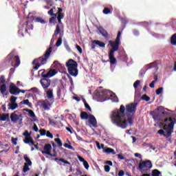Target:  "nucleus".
I'll return each instance as SVG.
<instances>
[{"label":"nucleus","mask_w":176,"mask_h":176,"mask_svg":"<svg viewBox=\"0 0 176 176\" xmlns=\"http://www.w3.org/2000/svg\"><path fill=\"white\" fill-rule=\"evenodd\" d=\"M41 73V77L43 79H47L49 78L48 73L46 72L45 69H41L38 71V74Z\"/></svg>","instance_id":"nucleus-21"},{"label":"nucleus","mask_w":176,"mask_h":176,"mask_svg":"<svg viewBox=\"0 0 176 176\" xmlns=\"http://www.w3.org/2000/svg\"><path fill=\"white\" fill-rule=\"evenodd\" d=\"M162 93H163V87H160L156 90L157 96H160V94H162Z\"/></svg>","instance_id":"nucleus-50"},{"label":"nucleus","mask_w":176,"mask_h":176,"mask_svg":"<svg viewBox=\"0 0 176 176\" xmlns=\"http://www.w3.org/2000/svg\"><path fill=\"white\" fill-rule=\"evenodd\" d=\"M97 96L101 98V100H109L111 97H113L111 91L108 90H104L97 94Z\"/></svg>","instance_id":"nucleus-9"},{"label":"nucleus","mask_w":176,"mask_h":176,"mask_svg":"<svg viewBox=\"0 0 176 176\" xmlns=\"http://www.w3.org/2000/svg\"><path fill=\"white\" fill-rule=\"evenodd\" d=\"M105 153H112V155H115L116 153L113 148H107L104 150Z\"/></svg>","instance_id":"nucleus-38"},{"label":"nucleus","mask_w":176,"mask_h":176,"mask_svg":"<svg viewBox=\"0 0 176 176\" xmlns=\"http://www.w3.org/2000/svg\"><path fill=\"white\" fill-rule=\"evenodd\" d=\"M21 104H25V105H28V107H30L32 105V104L31 102H30V100L28 99L21 101Z\"/></svg>","instance_id":"nucleus-41"},{"label":"nucleus","mask_w":176,"mask_h":176,"mask_svg":"<svg viewBox=\"0 0 176 176\" xmlns=\"http://www.w3.org/2000/svg\"><path fill=\"white\" fill-rule=\"evenodd\" d=\"M28 164H24V166H23V173H27V171H30V167H28Z\"/></svg>","instance_id":"nucleus-45"},{"label":"nucleus","mask_w":176,"mask_h":176,"mask_svg":"<svg viewBox=\"0 0 176 176\" xmlns=\"http://www.w3.org/2000/svg\"><path fill=\"white\" fill-rule=\"evenodd\" d=\"M23 159H24L25 162H26V163H25V164H28L29 166H32V162H31V160H30V158L28 157V156L27 155H23Z\"/></svg>","instance_id":"nucleus-26"},{"label":"nucleus","mask_w":176,"mask_h":176,"mask_svg":"<svg viewBox=\"0 0 176 176\" xmlns=\"http://www.w3.org/2000/svg\"><path fill=\"white\" fill-rule=\"evenodd\" d=\"M122 36V32L119 31L117 37L114 41H109V44L111 46V50L109 51V59L111 65H115L116 63V58H115V52L119 50V46H120V36Z\"/></svg>","instance_id":"nucleus-2"},{"label":"nucleus","mask_w":176,"mask_h":176,"mask_svg":"<svg viewBox=\"0 0 176 176\" xmlns=\"http://www.w3.org/2000/svg\"><path fill=\"white\" fill-rule=\"evenodd\" d=\"M158 134H160L161 135H164L166 134V131L163 129H160L157 131Z\"/></svg>","instance_id":"nucleus-62"},{"label":"nucleus","mask_w":176,"mask_h":176,"mask_svg":"<svg viewBox=\"0 0 176 176\" xmlns=\"http://www.w3.org/2000/svg\"><path fill=\"white\" fill-rule=\"evenodd\" d=\"M25 144H29L30 145H34V140L31 136L25 137V140H23Z\"/></svg>","instance_id":"nucleus-23"},{"label":"nucleus","mask_w":176,"mask_h":176,"mask_svg":"<svg viewBox=\"0 0 176 176\" xmlns=\"http://www.w3.org/2000/svg\"><path fill=\"white\" fill-rule=\"evenodd\" d=\"M39 133H40L41 135H45L47 131L45 129H40Z\"/></svg>","instance_id":"nucleus-59"},{"label":"nucleus","mask_w":176,"mask_h":176,"mask_svg":"<svg viewBox=\"0 0 176 176\" xmlns=\"http://www.w3.org/2000/svg\"><path fill=\"white\" fill-rule=\"evenodd\" d=\"M126 107L122 104L119 110L117 109L112 111L110 118L113 124L121 129L127 128V120L126 119V115H124Z\"/></svg>","instance_id":"nucleus-1"},{"label":"nucleus","mask_w":176,"mask_h":176,"mask_svg":"<svg viewBox=\"0 0 176 176\" xmlns=\"http://www.w3.org/2000/svg\"><path fill=\"white\" fill-rule=\"evenodd\" d=\"M45 135L48 138H53V134H52V133H50V131H47Z\"/></svg>","instance_id":"nucleus-55"},{"label":"nucleus","mask_w":176,"mask_h":176,"mask_svg":"<svg viewBox=\"0 0 176 176\" xmlns=\"http://www.w3.org/2000/svg\"><path fill=\"white\" fill-rule=\"evenodd\" d=\"M111 13V9L108 8H104L103 10V14H109Z\"/></svg>","instance_id":"nucleus-46"},{"label":"nucleus","mask_w":176,"mask_h":176,"mask_svg":"<svg viewBox=\"0 0 176 176\" xmlns=\"http://www.w3.org/2000/svg\"><path fill=\"white\" fill-rule=\"evenodd\" d=\"M165 131L166 133L164 137H166V138H169V137H171V134H173V130L168 129L167 131Z\"/></svg>","instance_id":"nucleus-37"},{"label":"nucleus","mask_w":176,"mask_h":176,"mask_svg":"<svg viewBox=\"0 0 176 176\" xmlns=\"http://www.w3.org/2000/svg\"><path fill=\"white\" fill-rule=\"evenodd\" d=\"M156 111H157L158 112L162 113L164 111V107H163L162 106H160L157 108Z\"/></svg>","instance_id":"nucleus-58"},{"label":"nucleus","mask_w":176,"mask_h":176,"mask_svg":"<svg viewBox=\"0 0 176 176\" xmlns=\"http://www.w3.org/2000/svg\"><path fill=\"white\" fill-rule=\"evenodd\" d=\"M6 82V79H5V76H0V83L3 84Z\"/></svg>","instance_id":"nucleus-56"},{"label":"nucleus","mask_w":176,"mask_h":176,"mask_svg":"<svg viewBox=\"0 0 176 176\" xmlns=\"http://www.w3.org/2000/svg\"><path fill=\"white\" fill-rule=\"evenodd\" d=\"M56 19L58 20V24H63V22L61 21V20L64 19V15H56Z\"/></svg>","instance_id":"nucleus-42"},{"label":"nucleus","mask_w":176,"mask_h":176,"mask_svg":"<svg viewBox=\"0 0 176 176\" xmlns=\"http://www.w3.org/2000/svg\"><path fill=\"white\" fill-rule=\"evenodd\" d=\"M19 87H17L14 85H11L10 86V94H13L14 96H17L19 94Z\"/></svg>","instance_id":"nucleus-16"},{"label":"nucleus","mask_w":176,"mask_h":176,"mask_svg":"<svg viewBox=\"0 0 176 176\" xmlns=\"http://www.w3.org/2000/svg\"><path fill=\"white\" fill-rule=\"evenodd\" d=\"M151 115L154 120H160V119H162V117L160 116L162 113H156V111H152Z\"/></svg>","instance_id":"nucleus-20"},{"label":"nucleus","mask_w":176,"mask_h":176,"mask_svg":"<svg viewBox=\"0 0 176 176\" xmlns=\"http://www.w3.org/2000/svg\"><path fill=\"white\" fill-rule=\"evenodd\" d=\"M65 148H67L68 149H72V151H75V148H74V147H72V146H71V144H64Z\"/></svg>","instance_id":"nucleus-52"},{"label":"nucleus","mask_w":176,"mask_h":176,"mask_svg":"<svg viewBox=\"0 0 176 176\" xmlns=\"http://www.w3.org/2000/svg\"><path fill=\"white\" fill-rule=\"evenodd\" d=\"M61 33V30L60 29V26L58 25H56V30L54 31V34H53V36L55 38L58 35V34Z\"/></svg>","instance_id":"nucleus-28"},{"label":"nucleus","mask_w":176,"mask_h":176,"mask_svg":"<svg viewBox=\"0 0 176 176\" xmlns=\"http://www.w3.org/2000/svg\"><path fill=\"white\" fill-rule=\"evenodd\" d=\"M40 83L45 91H47L49 90V88L52 85V80L48 78H41L40 80Z\"/></svg>","instance_id":"nucleus-8"},{"label":"nucleus","mask_w":176,"mask_h":176,"mask_svg":"<svg viewBox=\"0 0 176 176\" xmlns=\"http://www.w3.org/2000/svg\"><path fill=\"white\" fill-rule=\"evenodd\" d=\"M170 122V123L169 124H165L164 125V130L165 131H167V130H173V129H174V124H175V122L174 121H173V118H166L164 120V122Z\"/></svg>","instance_id":"nucleus-12"},{"label":"nucleus","mask_w":176,"mask_h":176,"mask_svg":"<svg viewBox=\"0 0 176 176\" xmlns=\"http://www.w3.org/2000/svg\"><path fill=\"white\" fill-rule=\"evenodd\" d=\"M89 122L93 127H95V128L98 127L97 119H96V117H94V116H93L92 114L89 115Z\"/></svg>","instance_id":"nucleus-15"},{"label":"nucleus","mask_w":176,"mask_h":176,"mask_svg":"<svg viewBox=\"0 0 176 176\" xmlns=\"http://www.w3.org/2000/svg\"><path fill=\"white\" fill-rule=\"evenodd\" d=\"M52 65H54L55 68H60V67H61V64L57 60L54 61Z\"/></svg>","instance_id":"nucleus-44"},{"label":"nucleus","mask_w":176,"mask_h":176,"mask_svg":"<svg viewBox=\"0 0 176 176\" xmlns=\"http://www.w3.org/2000/svg\"><path fill=\"white\" fill-rule=\"evenodd\" d=\"M8 107H10V109L14 111V109L19 107V104H17V103H9Z\"/></svg>","instance_id":"nucleus-33"},{"label":"nucleus","mask_w":176,"mask_h":176,"mask_svg":"<svg viewBox=\"0 0 176 176\" xmlns=\"http://www.w3.org/2000/svg\"><path fill=\"white\" fill-rule=\"evenodd\" d=\"M66 67L67 68L68 73L71 76H74L76 78L78 76V74H79V71L78 70V63L74 60L73 59H69L66 63Z\"/></svg>","instance_id":"nucleus-4"},{"label":"nucleus","mask_w":176,"mask_h":176,"mask_svg":"<svg viewBox=\"0 0 176 176\" xmlns=\"http://www.w3.org/2000/svg\"><path fill=\"white\" fill-rule=\"evenodd\" d=\"M76 47L77 50L79 52V53L82 54V47H80V46H79L78 45H76Z\"/></svg>","instance_id":"nucleus-63"},{"label":"nucleus","mask_w":176,"mask_h":176,"mask_svg":"<svg viewBox=\"0 0 176 176\" xmlns=\"http://www.w3.org/2000/svg\"><path fill=\"white\" fill-rule=\"evenodd\" d=\"M160 174H162V173H160V171H159V170H157V169L153 170V172H152L153 176H160Z\"/></svg>","instance_id":"nucleus-40"},{"label":"nucleus","mask_w":176,"mask_h":176,"mask_svg":"<svg viewBox=\"0 0 176 176\" xmlns=\"http://www.w3.org/2000/svg\"><path fill=\"white\" fill-rule=\"evenodd\" d=\"M137 105H138V102L131 103L126 105V111L127 112L126 113H132V115L133 113H135V112L137 111Z\"/></svg>","instance_id":"nucleus-10"},{"label":"nucleus","mask_w":176,"mask_h":176,"mask_svg":"<svg viewBox=\"0 0 176 176\" xmlns=\"http://www.w3.org/2000/svg\"><path fill=\"white\" fill-rule=\"evenodd\" d=\"M146 71L144 69H141L139 74V76H142V78H144V76L146 74Z\"/></svg>","instance_id":"nucleus-57"},{"label":"nucleus","mask_w":176,"mask_h":176,"mask_svg":"<svg viewBox=\"0 0 176 176\" xmlns=\"http://www.w3.org/2000/svg\"><path fill=\"white\" fill-rule=\"evenodd\" d=\"M126 118L128 119V123L131 126L133 124V122L134 120V115L126 113Z\"/></svg>","instance_id":"nucleus-24"},{"label":"nucleus","mask_w":176,"mask_h":176,"mask_svg":"<svg viewBox=\"0 0 176 176\" xmlns=\"http://www.w3.org/2000/svg\"><path fill=\"white\" fill-rule=\"evenodd\" d=\"M0 92L1 93V94H3V96H6L7 95L6 93V84H3L1 87H0Z\"/></svg>","instance_id":"nucleus-27"},{"label":"nucleus","mask_w":176,"mask_h":176,"mask_svg":"<svg viewBox=\"0 0 176 176\" xmlns=\"http://www.w3.org/2000/svg\"><path fill=\"white\" fill-rule=\"evenodd\" d=\"M16 100H17V97L16 96H11L10 101L11 103H16Z\"/></svg>","instance_id":"nucleus-54"},{"label":"nucleus","mask_w":176,"mask_h":176,"mask_svg":"<svg viewBox=\"0 0 176 176\" xmlns=\"http://www.w3.org/2000/svg\"><path fill=\"white\" fill-rule=\"evenodd\" d=\"M12 142L13 145H17V138H12Z\"/></svg>","instance_id":"nucleus-64"},{"label":"nucleus","mask_w":176,"mask_h":176,"mask_svg":"<svg viewBox=\"0 0 176 176\" xmlns=\"http://www.w3.org/2000/svg\"><path fill=\"white\" fill-rule=\"evenodd\" d=\"M34 21L36 23H41V24H46V21H45L43 19H42L41 17H36L34 19Z\"/></svg>","instance_id":"nucleus-31"},{"label":"nucleus","mask_w":176,"mask_h":176,"mask_svg":"<svg viewBox=\"0 0 176 176\" xmlns=\"http://www.w3.org/2000/svg\"><path fill=\"white\" fill-rule=\"evenodd\" d=\"M23 25L25 27V30H23V28H21L18 31L19 35L21 34L22 36H24V34H28V30H33L34 28V25L29 21H26ZM23 31H24V32H23Z\"/></svg>","instance_id":"nucleus-7"},{"label":"nucleus","mask_w":176,"mask_h":176,"mask_svg":"<svg viewBox=\"0 0 176 176\" xmlns=\"http://www.w3.org/2000/svg\"><path fill=\"white\" fill-rule=\"evenodd\" d=\"M23 111L28 112V116L32 118V122H36V116H35L34 111L28 109H24Z\"/></svg>","instance_id":"nucleus-14"},{"label":"nucleus","mask_w":176,"mask_h":176,"mask_svg":"<svg viewBox=\"0 0 176 176\" xmlns=\"http://www.w3.org/2000/svg\"><path fill=\"white\" fill-rule=\"evenodd\" d=\"M61 12H63V8H58V12L56 13V16H64V14H63L61 13Z\"/></svg>","instance_id":"nucleus-51"},{"label":"nucleus","mask_w":176,"mask_h":176,"mask_svg":"<svg viewBox=\"0 0 176 176\" xmlns=\"http://www.w3.org/2000/svg\"><path fill=\"white\" fill-rule=\"evenodd\" d=\"M89 116H89V114L86 113V111H83L80 113V118L82 120L89 119Z\"/></svg>","instance_id":"nucleus-29"},{"label":"nucleus","mask_w":176,"mask_h":176,"mask_svg":"<svg viewBox=\"0 0 176 176\" xmlns=\"http://www.w3.org/2000/svg\"><path fill=\"white\" fill-rule=\"evenodd\" d=\"M52 153V144H46L43 147V151H41L43 155H50Z\"/></svg>","instance_id":"nucleus-13"},{"label":"nucleus","mask_w":176,"mask_h":176,"mask_svg":"<svg viewBox=\"0 0 176 176\" xmlns=\"http://www.w3.org/2000/svg\"><path fill=\"white\" fill-rule=\"evenodd\" d=\"M91 43H95V45H97L98 46H99V47H105V43L100 41L98 40L91 41Z\"/></svg>","instance_id":"nucleus-22"},{"label":"nucleus","mask_w":176,"mask_h":176,"mask_svg":"<svg viewBox=\"0 0 176 176\" xmlns=\"http://www.w3.org/2000/svg\"><path fill=\"white\" fill-rule=\"evenodd\" d=\"M55 162H62V163H64L65 164L71 165V162L64 160L63 158H55Z\"/></svg>","instance_id":"nucleus-32"},{"label":"nucleus","mask_w":176,"mask_h":176,"mask_svg":"<svg viewBox=\"0 0 176 176\" xmlns=\"http://www.w3.org/2000/svg\"><path fill=\"white\" fill-rule=\"evenodd\" d=\"M9 119V115L3 113L1 117H0V120H1V122H6V120Z\"/></svg>","instance_id":"nucleus-30"},{"label":"nucleus","mask_w":176,"mask_h":176,"mask_svg":"<svg viewBox=\"0 0 176 176\" xmlns=\"http://www.w3.org/2000/svg\"><path fill=\"white\" fill-rule=\"evenodd\" d=\"M104 171H106V173H109V171H111V167L108 165L104 166Z\"/></svg>","instance_id":"nucleus-61"},{"label":"nucleus","mask_w":176,"mask_h":176,"mask_svg":"<svg viewBox=\"0 0 176 176\" xmlns=\"http://www.w3.org/2000/svg\"><path fill=\"white\" fill-rule=\"evenodd\" d=\"M56 19H57V15L52 16L49 21L50 24H56Z\"/></svg>","instance_id":"nucleus-36"},{"label":"nucleus","mask_w":176,"mask_h":176,"mask_svg":"<svg viewBox=\"0 0 176 176\" xmlns=\"http://www.w3.org/2000/svg\"><path fill=\"white\" fill-rule=\"evenodd\" d=\"M54 12H56V8L55 7L51 8L50 10H49L47 12V13L50 16H57V14H55Z\"/></svg>","instance_id":"nucleus-35"},{"label":"nucleus","mask_w":176,"mask_h":176,"mask_svg":"<svg viewBox=\"0 0 176 176\" xmlns=\"http://www.w3.org/2000/svg\"><path fill=\"white\" fill-rule=\"evenodd\" d=\"M98 30L99 31V32H100V34H102V36H104V38H109V34H108V32H107V30H105V29H104V28H102V26H99L98 28Z\"/></svg>","instance_id":"nucleus-18"},{"label":"nucleus","mask_w":176,"mask_h":176,"mask_svg":"<svg viewBox=\"0 0 176 176\" xmlns=\"http://www.w3.org/2000/svg\"><path fill=\"white\" fill-rule=\"evenodd\" d=\"M55 142H56L58 146H63V142H61V139L60 138H55Z\"/></svg>","instance_id":"nucleus-43"},{"label":"nucleus","mask_w":176,"mask_h":176,"mask_svg":"<svg viewBox=\"0 0 176 176\" xmlns=\"http://www.w3.org/2000/svg\"><path fill=\"white\" fill-rule=\"evenodd\" d=\"M53 102H54V100L45 99V100L41 102V107H43L45 111H49V109L52 108V105H53Z\"/></svg>","instance_id":"nucleus-11"},{"label":"nucleus","mask_w":176,"mask_h":176,"mask_svg":"<svg viewBox=\"0 0 176 176\" xmlns=\"http://www.w3.org/2000/svg\"><path fill=\"white\" fill-rule=\"evenodd\" d=\"M48 74V78H52V76H54L57 74V71L54 69H51L50 71L47 72Z\"/></svg>","instance_id":"nucleus-25"},{"label":"nucleus","mask_w":176,"mask_h":176,"mask_svg":"<svg viewBox=\"0 0 176 176\" xmlns=\"http://www.w3.org/2000/svg\"><path fill=\"white\" fill-rule=\"evenodd\" d=\"M61 43H63V37L60 36L56 43V47H59V46H61Z\"/></svg>","instance_id":"nucleus-39"},{"label":"nucleus","mask_w":176,"mask_h":176,"mask_svg":"<svg viewBox=\"0 0 176 176\" xmlns=\"http://www.w3.org/2000/svg\"><path fill=\"white\" fill-rule=\"evenodd\" d=\"M140 83H141V81L140 80H136L133 84L134 89H137L140 85Z\"/></svg>","instance_id":"nucleus-49"},{"label":"nucleus","mask_w":176,"mask_h":176,"mask_svg":"<svg viewBox=\"0 0 176 176\" xmlns=\"http://www.w3.org/2000/svg\"><path fill=\"white\" fill-rule=\"evenodd\" d=\"M142 100H143V101H149L151 100V98L149 96H146V94H144L142 97Z\"/></svg>","instance_id":"nucleus-48"},{"label":"nucleus","mask_w":176,"mask_h":176,"mask_svg":"<svg viewBox=\"0 0 176 176\" xmlns=\"http://www.w3.org/2000/svg\"><path fill=\"white\" fill-rule=\"evenodd\" d=\"M52 52H53V48L52 47H50L47 51H45V54H43L42 56L35 58L32 64V65H35L36 66L33 67L32 69V75L34 76V71H38L39 69V67H42V65H45L46 63H47V60L50 58V54H52Z\"/></svg>","instance_id":"nucleus-3"},{"label":"nucleus","mask_w":176,"mask_h":176,"mask_svg":"<svg viewBox=\"0 0 176 176\" xmlns=\"http://www.w3.org/2000/svg\"><path fill=\"white\" fill-rule=\"evenodd\" d=\"M170 43L174 46H176V34H174L170 38Z\"/></svg>","instance_id":"nucleus-34"},{"label":"nucleus","mask_w":176,"mask_h":176,"mask_svg":"<svg viewBox=\"0 0 176 176\" xmlns=\"http://www.w3.org/2000/svg\"><path fill=\"white\" fill-rule=\"evenodd\" d=\"M6 60L8 63H11V65L12 67H14V68H17V67H19V65L21 64L20 57L16 55L15 51H12L10 54H8L6 58Z\"/></svg>","instance_id":"nucleus-5"},{"label":"nucleus","mask_w":176,"mask_h":176,"mask_svg":"<svg viewBox=\"0 0 176 176\" xmlns=\"http://www.w3.org/2000/svg\"><path fill=\"white\" fill-rule=\"evenodd\" d=\"M20 118H23L21 115H17L14 113H11L10 119L13 123H17V120H19Z\"/></svg>","instance_id":"nucleus-17"},{"label":"nucleus","mask_w":176,"mask_h":176,"mask_svg":"<svg viewBox=\"0 0 176 176\" xmlns=\"http://www.w3.org/2000/svg\"><path fill=\"white\" fill-rule=\"evenodd\" d=\"M56 94H57L58 98H60L61 97V87H57Z\"/></svg>","instance_id":"nucleus-47"},{"label":"nucleus","mask_w":176,"mask_h":176,"mask_svg":"<svg viewBox=\"0 0 176 176\" xmlns=\"http://www.w3.org/2000/svg\"><path fill=\"white\" fill-rule=\"evenodd\" d=\"M83 166L86 170H89V167H90V166L89 165V162H87V161L86 160L85 161V162H83Z\"/></svg>","instance_id":"nucleus-53"},{"label":"nucleus","mask_w":176,"mask_h":176,"mask_svg":"<svg viewBox=\"0 0 176 176\" xmlns=\"http://www.w3.org/2000/svg\"><path fill=\"white\" fill-rule=\"evenodd\" d=\"M152 168V162L149 160L143 161L139 164V170L140 173L144 174V173H148V170Z\"/></svg>","instance_id":"nucleus-6"},{"label":"nucleus","mask_w":176,"mask_h":176,"mask_svg":"<svg viewBox=\"0 0 176 176\" xmlns=\"http://www.w3.org/2000/svg\"><path fill=\"white\" fill-rule=\"evenodd\" d=\"M23 135H24V137H31V133H29L28 131H25L23 133Z\"/></svg>","instance_id":"nucleus-60"},{"label":"nucleus","mask_w":176,"mask_h":176,"mask_svg":"<svg viewBox=\"0 0 176 176\" xmlns=\"http://www.w3.org/2000/svg\"><path fill=\"white\" fill-rule=\"evenodd\" d=\"M46 96L48 100H54V96L53 95V89H50L46 92Z\"/></svg>","instance_id":"nucleus-19"}]
</instances>
